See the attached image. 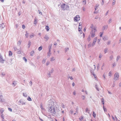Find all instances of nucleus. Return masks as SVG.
Segmentation results:
<instances>
[{
  "label": "nucleus",
  "instance_id": "obj_20",
  "mask_svg": "<svg viewBox=\"0 0 121 121\" xmlns=\"http://www.w3.org/2000/svg\"><path fill=\"white\" fill-rule=\"evenodd\" d=\"M45 29L46 30H47V31H48L49 30V27L48 26H46L45 27Z\"/></svg>",
  "mask_w": 121,
  "mask_h": 121
},
{
  "label": "nucleus",
  "instance_id": "obj_30",
  "mask_svg": "<svg viewBox=\"0 0 121 121\" xmlns=\"http://www.w3.org/2000/svg\"><path fill=\"white\" fill-rule=\"evenodd\" d=\"M31 43L30 41H29L28 44V48H30V45L31 44Z\"/></svg>",
  "mask_w": 121,
  "mask_h": 121
},
{
  "label": "nucleus",
  "instance_id": "obj_9",
  "mask_svg": "<svg viewBox=\"0 0 121 121\" xmlns=\"http://www.w3.org/2000/svg\"><path fill=\"white\" fill-rule=\"evenodd\" d=\"M18 103L22 104V105L25 104L26 103L22 100H20L18 102Z\"/></svg>",
  "mask_w": 121,
  "mask_h": 121
},
{
  "label": "nucleus",
  "instance_id": "obj_22",
  "mask_svg": "<svg viewBox=\"0 0 121 121\" xmlns=\"http://www.w3.org/2000/svg\"><path fill=\"white\" fill-rule=\"evenodd\" d=\"M120 56H118L117 57V59H116V60L117 61L119 60L120 59Z\"/></svg>",
  "mask_w": 121,
  "mask_h": 121
},
{
  "label": "nucleus",
  "instance_id": "obj_47",
  "mask_svg": "<svg viewBox=\"0 0 121 121\" xmlns=\"http://www.w3.org/2000/svg\"><path fill=\"white\" fill-rule=\"evenodd\" d=\"M42 49V47L41 46L39 47L38 48V50L40 51Z\"/></svg>",
  "mask_w": 121,
  "mask_h": 121
},
{
  "label": "nucleus",
  "instance_id": "obj_49",
  "mask_svg": "<svg viewBox=\"0 0 121 121\" xmlns=\"http://www.w3.org/2000/svg\"><path fill=\"white\" fill-rule=\"evenodd\" d=\"M112 73L110 71L109 73V75L108 76L110 77H111V74H112Z\"/></svg>",
  "mask_w": 121,
  "mask_h": 121
},
{
  "label": "nucleus",
  "instance_id": "obj_24",
  "mask_svg": "<svg viewBox=\"0 0 121 121\" xmlns=\"http://www.w3.org/2000/svg\"><path fill=\"white\" fill-rule=\"evenodd\" d=\"M99 6V4H96V6L95 7V10H96L97 9V8Z\"/></svg>",
  "mask_w": 121,
  "mask_h": 121
},
{
  "label": "nucleus",
  "instance_id": "obj_11",
  "mask_svg": "<svg viewBox=\"0 0 121 121\" xmlns=\"http://www.w3.org/2000/svg\"><path fill=\"white\" fill-rule=\"evenodd\" d=\"M90 111L89 110L88 108H86V112L87 113L89 114H90Z\"/></svg>",
  "mask_w": 121,
  "mask_h": 121
},
{
  "label": "nucleus",
  "instance_id": "obj_18",
  "mask_svg": "<svg viewBox=\"0 0 121 121\" xmlns=\"http://www.w3.org/2000/svg\"><path fill=\"white\" fill-rule=\"evenodd\" d=\"M34 53V51H32L30 53V55L33 56Z\"/></svg>",
  "mask_w": 121,
  "mask_h": 121
},
{
  "label": "nucleus",
  "instance_id": "obj_41",
  "mask_svg": "<svg viewBox=\"0 0 121 121\" xmlns=\"http://www.w3.org/2000/svg\"><path fill=\"white\" fill-rule=\"evenodd\" d=\"M116 2L115 0H113V2L112 3V5H114V4Z\"/></svg>",
  "mask_w": 121,
  "mask_h": 121
},
{
  "label": "nucleus",
  "instance_id": "obj_58",
  "mask_svg": "<svg viewBox=\"0 0 121 121\" xmlns=\"http://www.w3.org/2000/svg\"><path fill=\"white\" fill-rule=\"evenodd\" d=\"M87 40L89 41L90 40H91V39L90 38V37H88V39H87Z\"/></svg>",
  "mask_w": 121,
  "mask_h": 121
},
{
  "label": "nucleus",
  "instance_id": "obj_27",
  "mask_svg": "<svg viewBox=\"0 0 121 121\" xmlns=\"http://www.w3.org/2000/svg\"><path fill=\"white\" fill-rule=\"evenodd\" d=\"M52 46V44H51L49 46L48 48L49 49H51Z\"/></svg>",
  "mask_w": 121,
  "mask_h": 121
},
{
  "label": "nucleus",
  "instance_id": "obj_51",
  "mask_svg": "<svg viewBox=\"0 0 121 121\" xmlns=\"http://www.w3.org/2000/svg\"><path fill=\"white\" fill-rule=\"evenodd\" d=\"M112 65H113V67H114L115 66H116V64L115 63H114Z\"/></svg>",
  "mask_w": 121,
  "mask_h": 121
},
{
  "label": "nucleus",
  "instance_id": "obj_12",
  "mask_svg": "<svg viewBox=\"0 0 121 121\" xmlns=\"http://www.w3.org/2000/svg\"><path fill=\"white\" fill-rule=\"evenodd\" d=\"M108 39V38L107 36H105L103 37V39L104 40H107Z\"/></svg>",
  "mask_w": 121,
  "mask_h": 121
},
{
  "label": "nucleus",
  "instance_id": "obj_42",
  "mask_svg": "<svg viewBox=\"0 0 121 121\" xmlns=\"http://www.w3.org/2000/svg\"><path fill=\"white\" fill-rule=\"evenodd\" d=\"M102 56V55L101 53H100L99 56V57L100 58H101Z\"/></svg>",
  "mask_w": 121,
  "mask_h": 121
},
{
  "label": "nucleus",
  "instance_id": "obj_1",
  "mask_svg": "<svg viewBox=\"0 0 121 121\" xmlns=\"http://www.w3.org/2000/svg\"><path fill=\"white\" fill-rule=\"evenodd\" d=\"M49 112L53 114L58 113L59 112L57 106L55 105L56 103L52 102L51 100L49 101Z\"/></svg>",
  "mask_w": 121,
  "mask_h": 121
},
{
  "label": "nucleus",
  "instance_id": "obj_6",
  "mask_svg": "<svg viewBox=\"0 0 121 121\" xmlns=\"http://www.w3.org/2000/svg\"><path fill=\"white\" fill-rule=\"evenodd\" d=\"M80 17L79 15H77L74 18V20L75 21L77 22L80 20Z\"/></svg>",
  "mask_w": 121,
  "mask_h": 121
},
{
  "label": "nucleus",
  "instance_id": "obj_64",
  "mask_svg": "<svg viewBox=\"0 0 121 121\" xmlns=\"http://www.w3.org/2000/svg\"><path fill=\"white\" fill-rule=\"evenodd\" d=\"M54 70L53 69H52V70H51V72L52 73L53 71Z\"/></svg>",
  "mask_w": 121,
  "mask_h": 121
},
{
  "label": "nucleus",
  "instance_id": "obj_37",
  "mask_svg": "<svg viewBox=\"0 0 121 121\" xmlns=\"http://www.w3.org/2000/svg\"><path fill=\"white\" fill-rule=\"evenodd\" d=\"M23 60H24L26 62L27 61V60L25 57H23Z\"/></svg>",
  "mask_w": 121,
  "mask_h": 121
},
{
  "label": "nucleus",
  "instance_id": "obj_15",
  "mask_svg": "<svg viewBox=\"0 0 121 121\" xmlns=\"http://www.w3.org/2000/svg\"><path fill=\"white\" fill-rule=\"evenodd\" d=\"M55 60V58L54 57L52 56L50 58V61H52L54 60Z\"/></svg>",
  "mask_w": 121,
  "mask_h": 121
},
{
  "label": "nucleus",
  "instance_id": "obj_13",
  "mask_svg": "<svg viewBox=\"0 0 121 121\" xmlns=\"http://www.w3.org/2000/svg\"><path fill=\"white\" fill-rule=\"evenodd\" d=\"M44 38L46 39V41L48 40L49 38L47 35H46L44 37Z\"/></svg>",
  "mask_w": 121,
  "mask_h": 121
},
{
  "label": "nucleus",
  "instance_id": "obj_40",
  "mask_svg": "<svg viewBox=\"0 0 121 121\" xmlns=\"http://www.w3.org/2000/svg\"><path fill=\"white\" fill-rule=\"evenodd\" d=\"M83 4H85L86 3V0H84L83 1Z\"/></svg>",
  "mask_w": 121,
  "mask_h": 121
},
{
  "label": "nucleus",
  "instance_id": "obj_35",
  "mask_svg": "<svg viewBox=\"0 0 121 121\" xmlns=\"http://www.w3.org/2000/svg\"><path fill=\"white\" fill-rule=\"evenodd\" d=\"M2 97L0 96V101L3 102V100L2 99Z\"/></svg>",
  "mask_w": 121,
  "mask_h": 121
},
{
  "label": "nucleus",
  "instance_id": "obj_26",
  "mask_svg": "<svg viewBox=\"0 0 121 121\" xmlns=\"http://www.w3.org/2000/svg\"><path fill=\"white\" fill-rule=\"evenodd\" d=\"M92 46V44H91V43L90 42V43L88 45V48H90Z\"/></svg>",
  "mask_w": 121,
  "mask_h": 121
},
{
  "label": "nucleus",
  "instance_id": "obj_38",
  "mask_svg": "<svg viewBox=\"0 0 121 121\" xmlns=\"http://www.w3.org/2000/svg\"><path fill=\"white\" fill-rule=\"evenodd\" d=\"M21 41H20V40H19L18 42L17 43V44L19 45H20L21 44Z\"/></svg>",
  "mask_w": 121,
  "mask_h": 121
},
{
  "label": "nucleus",
  "instance_id": "obj_29",
  "mask_svg": "<svg viewBox=\"0 0 121 121\" xmlns=\"http://www.w3.org/2000/svg\"><path fill=\"white\" fill-rule=\"evenodd\" d=\"M25 36L26 38H27L29 34L27 33V32H26V34H25Z\"/></svg>",
  "mask_w": 121,
  "mask_h": 121
},
{
  "label": "nucleus",
  "instance_id": "obj_19",
  "mask_svg": "<svg viewBox=\"0 0 121 121\" xmlns=\"http://www.w3.org/2000/svg\"><path fill=\"white\" fill-rule=\"evenodd\" d=\"M23 95L24 97H26L28 95L26 93H23Z\"/></svg>",
  "mask_w": 121,
  "mask_h": 121
},
{
  "label": "nucleus",
  "instance_id": "obj_31",
  "mask_svg": "<svg viewBox=\"0 0 121 121\" xmlns=\"http://www.w3.org/2000/svg\"><path fill=\"white\" fill-rule=\"evenodd\" d=\"M14 50L15 51H16L17 50H19L18 49H17V48L15 46H14Z\"/></svg>",
  "mask_w": 121,
  "mask_h": 121
},
{
  "label": "nucleus",
  "instance_id": "obj_17",
  "mask_svg": "<svg viewBox=\"0 0 121 121\" xmlns=\"http://www.w3.org/2000/svg\"><path fill=\"white\" fill-rule=\"evenodd\" d=\"M12 55V52L10 51L9 52V56H11Z\"/></svg>",
  "mask_w": 121,
  "mask_h": 121
},
{
  "label": "nucleus",
  "instance_id": "obj_2",
  "mask_svg": "<svg viewBox=\"0 0 121 121\" xmlns=\"http://www.w3.org/2000/svg\"><path fill=\"white\" fill-rule=\"evenodd\" d=\"M90 28L92 29L91 32V36L92 38L94 37L95 36V32L96 31V27H93V26L92 24H91L90 26Z\"/></svg>",
  "mask_w": 121,
  "mask_h": 121
},
{
  "label": "nucleus",
  "instance_id": "obj_28",
  "mask_svg": "<svg viewBox=\"0 0 121 121\" xmlns=\"http://www.w3.org/2000/svg\"><path fill=\"white\" fill-rule=\"evenodd\" d=\"M52 73L51 72H50L48 73V77H50Z\"/></svg>",
  "mask_w": 121,
  "mask_h": 121
},
{
  "label": "nucleus",
  "instance_id": "obj_63",
  "mask_svg": "<svg viewBox=\"0 0 121 121\" xmlns=\"http://www.w3.org/2000/svg\"><path fill=\"white\" fill-rule=\"evenodd\" d=\"M38 11L39 14H41L42 15V14L41 12L39 10Z\"/></svg>",
  "mask_w": 121,
  "mask_h": 121
},
{
  "label": "nucleus",
  "instance_id": "obj_34",
  "mask_svg": "<svg viewBox=\"0 0 121 121\" xmlns=\"http://www.w3.org/2000/svg\"><path fill=\"white\" fill-rule=\"evenodd\" d=\"M95 87H96V89L98 91H99V90L98 89V86L97 85H95Z\"/></svg>",
  "mask_w": 121,
  "mask_h": 121
},
{
  "label": "nucleus",
  "instance_id": "obj_7",
  "mask_svg": "<svg viewBox=\"0 0 121 121\" xmlns=\"http://www.w3.org/2000/svg\"><path fill=\"white\" fill-rule=\"evenodd\" d=\"M97 39V37L94 39L93 43L92 44V47H93L95 44Z\"/></svg>",
  "mask_w": 121,
  "mask_h": 121
},
{
  "label": "nucleus",
  "instance_id": "obj_43",
  "mask_svg": "<svg viewBox=\"0 0 121 121\" xmlns=\"http://www.w3.org/2000/svg\"><path fill=\"white\" fill-rule=\"evenodd\" d=\"M93 116L94 117H95L96 116V114H95V112H93Z\"/></svg>",
  "mask_w": 121,
  "mask_h": 121
},
{
  "label": "nucleus",
  "instance_id": "obj_25",
  "mask_svg": "<svg viewBox=\"0 0 121 121\" xmlns=\"http://www.w3.org/2000/svg\"><path fill=\"white\" fill-rule=\"evenodd\" d=\"M108 49L107 48H105L104 50V52L105 53L106 52H108Z\"/></svg>",
  "mask_w": 121,
  "mask_h": 121
},
{
  "label": "nucleus",
  "instance_id": "obj_53",
  "mask_svg": "<svg viewBox=\"0 0 121 121\" xmlns=\"http://www.w3.org/2000/svg\"><path fill=\"white\" fill-rule=\"evenodd\" d=\"M111 43V41H109L107 43V44L108 45H109Z\"/></svg>",
  "mask_w": 121,
  "mask_h": 121
},
{
  "label": "nucleus",
  "instance_id": "obj_33",
  "mask_svg": "<svg viewBox=\"0 0 121 121\" xmlns=\"http://www.w3.org/2000/svg\"><path fill=\"white\" fill-rule=\"evenodd\" d=\"M112 18H110V19L109 20L108 22V23H110L111 22H112Z\"/></svg>",
  "mask_w": 121,
  "mask_h": 121
},
{
  "label": "nucleus",
  "instance_id": "obj_48",
  "mask_svg": "<svg viewBox=\"0 0 121 121\" xmlns=\"http://www.w3.org/2000/svg\"><path fill=\"white\" fill-rule=\"evenodd\" d=\"M79 119L80 120L82 121L83 119V117L82 116L80 118H79Z\"/></svg>",
  "mask_w": 121,
  "mask_h": 121
},
{
  "label": "nucleus",
  "instance_id": "obj_36",
  "mask_svg": "<svg viewBox=\"0 0 121 121\" xmlns=\"http://www.w3.org/2000/svg\"><path fill=\"white\" fill-rule=\"evenodd\" d=\"M46 62V59H44L42 61V63L43 64H44Z\"/></svg>",
  "mask_w": 121,
  "mask_h": 121
},
{
  "label": "nucleus",
  "instance_id": "obj_10",
  "mask_svg": "<svg viewBox=\"0 0 121 121\" xmlns=\"http://www.w3.org/2000/svg\"><path fill=\"white\" fill-rule=\"evenodd\" d=\"M82 24V23H79V27H78V31H80L81 30V28H82V26H81Z\"/></svg>",
  "mask_w": 121,
  "mask_h": 121
},
{
  "label": "nucleus",
  "instance_id": "obj_56",
  "mask_svg": "<svg viewBox=\"0 0 121 121\" xmlns=\"http://www.w3.org/2000/svg\"><path fill=\"white\" fill-rule=\"evenodd\" d=\"M69 48H66V49H65V52H66L67 51L69 50Z\"/></svg>",
  "mask_w": 121,
  "mask_h": 121
},
{
  "label": "nucleus",
  "instance_id": "obj_54",
  "mask_svg": "<svg viewBox=\"0 0 121 121\" xmlns=\"http://www.w3.org/2000/svg\"><path fill=\"white\" fill-rule=\"evenodd\" d=\"M8 109L9 111L11 112H12V110L11 108H8Z\"/></svg>",
  "mask_w": 121,
  "mask_h": 121
},
{
  "label": "nucleus",
  "instance_id": "obj_23",
  "mask_svg": "<svg viewBox=\"0 0 121 121\" xmlns=\"http://www.w3.org/2000/svg\"><path fill=\"white\" fill-rule=\"evenodd\" d=\"M37 22L36 19V18L35 19L34 21V24H36L37 23Z\"/></svg>",
  "mask_w": 121,
  "mask_h": 121
},
{
  "label": "nucleus",
  "instance_id": "obj_57",
  "mask_svg": "<svg viewBox=\"0 0 121 121\" xmlns=\"http://www.w3.org/2000/svg\"><path fill=\"white\" fill-rule=\"evenodd\" d=\"M18 51H17V53L19 54H21V52L20 51V50H18Z\"/></svg>",
  "mask_w": 121,
  "mask_h": 121
},
{
  "label": "nucleus",
  "instance_id": "obj_59",
  "mask_svg": "<svg viewBox=\"0 0 121 121\" xmlns=\"http://www.w3.org/2000/svg\"><path fill=\"white\" fill-rule=\"evenodd\" d=\"M73 94L74 95H75L76 94L75 91H74L73 92Z\"/></svg>",
  "mask_w": 121,
  "mask_h": 121
},
{
  "label": "nucleus",
  "instance_id": "obj_5",
  "mask_svg": "<svg viewBox=\"0 0 121 121\" xmlns=\"http://www.w3.org/2000/svg\"><path fill=\"white\" fill-rule=\"evenodd\" d=\"M119 78V75L118 73H116L114 75V81H116V80H118Z\"/></svg>",
  "mask_w": 121,
  "mask_h": 121
},
{
  "label": "nucleus",
  "instance_id": "obj_60",
  "mask_svg": "<svg viewBox=\"0 0 121 121\" xmlns=\"http://www.w3.org/2000/svg\"><path fill=\"white\" fill-rule=\"evenodd\" d=\"M31 86L32 85V82L31 81H30L29 82Z\"/></svg>",
  "mask_w": 121,
  "mask_h": 121
},
{
  "label": "nucleus",
  "instance_id": "obj_8",
  "mask_svg": "<svg viewBox=\"0 0 121 121\" xmlns=\"http://www.w3.org/2000/svg\"><path fill=\"white\" fill-rule=\"evenodd\" d=\"M4 60L3 59V57L1 55H0V62L2 63H4Z\"/></svg>",
  "mask_w": 121,
  "mask_h": 121
},
{
  "label": "nucleus",
  "instance_id": "obj_44",
  "mask_svg": "<svg viewBox=\"0 0 121 121\" xmlns=\"http://www.w3.org/2000/svg\"><path fill=\"white\" fill-rule=\"evenodd\" d=\"M109 57H110V60H111L112 59H113V56L112 55L110 56Z\"/></svg>",
  "mask_w": 121,
  "mask_h": 121
},
{
  "label": "nucleus",
  "instance_id": "obj_3",
  "mask_svg": "<svg viewBox=\"0 0 121 121\" xmlns=\"http://www.w3.org/2000/svg\"><path fill=\"white\" fill-rule=\"evenodd\" d=\"M61 8L63 9V10H67L69 9V6L67 4H63L61 5Z\"/></svg>",
  "mask_w": 121,
  "mask_h": 121
},
{
  "label": "nucleus",
  "instance_id": "obj_52",
  "mask_svg": "<svg viewBox=\"0 0 121 121\" xmlns=\"http://www.w3.org/2000/svg\"><path fill=\"white\" fill-rule=\"evenodd\" d=\"M1 75L2 76H3L5 75V74L4 73H2Z\"/></svg>",
  "mask_w": 121,
  "mask_h": 121
},
{
  "label": "nucleus",
  "instance_id": "obj_32",
  "mask_svg": "<svg viewBox=\"0 0 121 121\" xmlns=\"http://www.w3.org/2000/svg\"><path fill=\"white\" fill-rule=\"evenodd\" d=\"M27 99L29 101H31L32 100L29 97H28V98Z\"/></svg>",
  "mask_w": 121,
  "mask_h": 121
},
{
  "label": "nucleus",
  "instance_id": "obj_14",
  "mask_svg": "<svg viewBox=\"0 0 121 121\" xmlns=\"http://www.w3.org/2000/svg\"><path fill=\"white\" fill-rule=\"evenodd\" d=\"M108 26L107 25L106 26H103V30H105V29H107V28Z\"/></svg>",
  "mask_w": 121,
  "mask_h": 121
},
{
  "label": "nucleus",
  "instance_id": "obj_61",
  "mask_svg": "<svg viewBox=\"0 0 121 121\" xmlns=\"http://www.w3.org/2000/svg\"><path fill=\"white\" fill-rule=\"evenodd\" d=\"M25 27V26L24 25H22V28L23 29H24Z\"/></svg>",
  "mask_w": 121,
  "mask_h": 121
},
{
  "label": "nucleus",
  "instance_id": "obj_55",
  "mask_svg": "<svg viewBox=\"0 0 121 121\" xmlns=\"http://www.w3.org/2000/svg\"><path fill=\"white\" fill-rule=\"evenodd\" d=\"M68 78H70L71 80H72L73 79V78L72 77H68Z\"/></svg>",
  "mask_w": 121,
  "mask_h": 121
},
{
  "label": "nucleus",
  "instance_id": "obj_50",
  "mask_svg": "<svg viewBox=\"0 0 121 121\" xmlns=\"http://www.w3.org/2000/svg\"><path fill=\"white\" fill-rule=\"evenodd\" d=\"M114 82H115V81H113V84L112 86V87H114L115 86V84L114 83Z\"/></svg>",
  "mask_w": 121,
  "mask_h": 121
},
{
  "label": "nucleus",
  "instance_id": "obj_39",
  "mask_svg": "<svg viewBox=\"0 0 121 121\" xmlns=\"http://www.w3.org/2000/svg\"><path fill=\"white\" fill-rule=\"evenodd\" d=\"M82 99L84 100L85 99V97L84 95H82Z\"/></svg>",
  "mask_w": 121,
  "mask_h": 121
},
{
  "label": "nucleus",
  "instance_id": "obj_21",
  "mask_svg": "<svg viewBox=\"0 0 121 121\" xmlns=\"http://www.w3.org/2000/svg\"><path fill=\"white\" fill-rule=\"evenodd\" d=\"M51 54V53L50 52H48L47 57H50Z\"/></svg>",
  "mask_w": 121,
  "mask_h": 121
},
{
  "label": "nucleus",
  "instance_id": "obj_45",
  "mask_svg": "<svg viewBox=\"0 0 121 121\" xmlns=\"http://www.w3.org/2000/svg\"><path fill=\"white\" fill-rule=\"evenodd\" d=\"M49 63H50L49 62V61H48L46 63V65L47 66H48L49 64Z\"/></svg>",
  "mask_w": 121,
  "mask_h": 121
},
{
  "label": "nucleus",
  "instance_id": "obj_46",
  "mask_svg": "<svg viewBox=\"0 0 121 121\" xmlns=\"http://www.w3.org/2000/svg\"><path fill=\"white\" fill-rule=\"evenodd\" d=\"M99 68V64H98V65L97 66V68L98 70Z\"/></svg>",
  "mask_w": 121,
  "mask_h": 121
},
{
  "label": "nucleus",
  "instance_id": "obj_62",
  "mask_svg": "<svg viewBox=\"0 0 121 121\" xmlns=\"http://www.w3.org/2000/svg\"><path fill=\"white\" fill-rule=\"evenodd\" d=\"M30 37L31 38H33L34 36V35H30Z\"/></svg>",
  "mask_w": 121,
  "mask_h": 121
},
{
  "label": "nucleus",
  "instance_id": "obj_16",
  "mask_svg": "<svg viewBox=\"0 0 121 121\" xmlns=\"http://www.w3.org/2000/svg\"><path fill=\"white\" fill-rule=\"evenodd\" d=\"M4 110L3 108H2L1 110H0V113H1V114H3V112L4 111Z\"/></svg>",
  "mask_w": 121,
  "mask_h": 121
},
{
  "label": "nucleus",
  "instance_id": "obj_4",
  "mask_svg": "<svg viewBox=\"0 0 121 121\" xmlns=\"http://www.w3.org/2000/svg\"><path fill=\"white\" fill-rule=\"evenodd\" d=\"M94 68L92 69H91L90 72L92 74H93V76H94L95 78H96V76L94 74V72H93V71L95 70L96 68L95 66L94 65Z\"/></svg>",
  "mask_w": 121,
  "mask_h": 121
}]
</instances>
